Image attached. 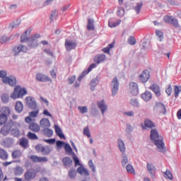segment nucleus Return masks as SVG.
<instances>
[{
  "label": "nucleus",
  "instance_id": "14",
  "mask_svg": "<svg viewBox=\"0 0 181 181\" xmlns=\"http://www.w3.org/2000/svg\"><path fill=\"white\" fill-rule=\"evenodd\" d=\"M36 80L37 81H40L45 83L46 81H50L52 83V78H49V76L42 74H36Z\"/></svg>",
  "mask_w": 181,
  "mask_h": 181
},
{
  "label": "nucleus",
  "instance_id": "25",
  "mask_svg": "<svg viewBox=\"0 0 181 181\" xmlns=\"http://www.w3.org/2000/svg\"><path fill=\"white\" fill-rule=\"evenodd\" d=\"M141 98L144 101H149V100L152 99V93L149 90H146L145 93L141 94Z\"/></svg>",
  "mask_w": 181,
  "mask_h": 181
},
{
  "label": "nucleus",
  "instance_id": "31",
  "mask_svg": "<svg viewBox=\"0 0 181 181\" xmlns=\"http://www.w3.org/2000/svg\"><path fill=\"white\" fill-rule=\"evenodd\" d=\"M62 162L64 165V166H71L73 163V160L70 157H65L63 158Z\"/></svg>",
  "mask_w": 181,
  "mask_h": 181
},
{
  "label": "nucleus",
  "instance_id": "16",
  "mask_svg": "<svg viewBox=\"0 0 181 181\" xmlns=\"http://www.w3.org/2000/svg\"><path fill=\"white\" fill-rule=\"evenodd\" d=\"M40 125L43 129H47V128H50V121L48 119L42 118L40 121Z\"/></svg>",
  "mask_w": 181,
  "mask_h": 181
},
{
  "label": "nucleus",
  "instance_id": "37",
  "mask_svg": "<svg viewBox=\"0 0 181 181\" xmlns=\"http://www.w3.org/2000/svg\"><path fill=\"white\" fill-rule=\"evenodd\" d=\"M68 175L70 179H74L76 176H77V173L76 172V170L71 169L69 170Z\"/></svg>",
  "mask_w": 181,
  "mask_h": 181
},
{
  "label": "nucleus",
  "instance_id": "43",
  "mask_svg": "<svg viewBox=\"0 0 181 181\" xmlns=\"http://www.w3.org/2000/svg\"><path fill=\"white\" fill-rule=\"evenodd\" d=\"M173 16H164V22H165V23H172V21L173 20Z\"/></svg>",
  "mask_w": 181,
  "mask_h": 181
},
{
  "label": "nucleus",
  "instance_id": "28",
  "mask_svg": "<svg viewBox=\"0 0 181 181\" xmlns=\"http://www.w3.org/2000/svg\"><path fill=\"white\" fill-rule=\"evenodd\" d=\"M8 158V152H6V151H5L4 148H0V159L2 160H6Z\"/></svg>",
  "mask_w": 181,
  "mask_h": 181
},
{
  "label": "nucleus",
  "instance_id": "59",
  "mask_svg": "<svg viewBox=\"0 0 181 181\" xmlns=\"http://www.w3.org/2000/svg\"><path fill=\"white\" fill-rule=\"evenodd\" d=\"M1 134H2V135H4L5 136H6V135H8V134H9V129H6V127H4L1 130Z\"/></svg>",
  "mask_w": 181,
  "mask_h": 181
},
{
  "label": "nucleus",
  "instance_id": "48",
  "mask_svg": "<svg viewBox=\"0 0 181 181\" xmlns=\"http://www.w3.org/2000/svg\"><path fill=\"white\" fill-rule=\"evenodd\" d=\"M170 25H173V26H174V28H179V21H177L176 18L174 17Z\"/></svg>",
  "mask_w": 181,
  "mask_h": 181
},
{
  "label": "nucleus",
  "instance_id": "58",
  "mask_svg": "<svg viewBox=\"0 0 181 181\" xmlns=\"http://www.w3.org/2000/svg\"><path fill=\"white\" fill-rule=\"evenodd\" d=\"M124 13H125V10L124 8H119L117 9V15H118V16H124Z\"/></svg>",
  "mask_w": 181,
  "mask_h": 181
},
{
  "label": "nucleus",
  "instance_id": "11",
  "mask_svg": "<svg viewBox=\"0 0 181 181\" xmlns=\"http://www.w3.org/2000/svg\"><path fill=\"white\" fill-rule=\"evenodd\" d=\"M65 47L67 52H71V50H73V49H76V47H77V44L76 43V42H74L72 40H66Z\"/></svg>",
  "mask_w": 181,
  "mask_h": 181
},
{
  "label": "nucleus",
  "instance_id": "54",
  "mask_svg": "<svg viewBox=\"0 0 181 181\" xmlns=\"http://www.w3.org/2000/svg\"><path fill=\"white\" fill-rule=\"evenodd\" d=\"M128 43L129 45L134 46V45L136 43V40H135V37H129L128 39Z\"/></svg>",
  "mask_w": 181,
  "mask_h": 181
},
{
  "label": "nucleus",
  "instance_id": "60",
  "mask_svg": "<svg viewBox=\"0 0 181 181\" xmlns=\"http://www.w3.org/2000/svg\"><path fill=\"white\" fill-rule=\"evenodd\" d=\"M89 168H90L92 172H95V166H94V163H93V160H90L88 162Z\"/></svg>",
  "mask_w": 181,
  "mask_h": 181
},
{
  "label": "nucleus",
  "instance_id": "51",
  "mask_svg": "<svg viewBox=\"0 0 181 181\" xmlns=\"http://www.w3.org/2000/svg\"><path fill=\"white\" fill-rule=\"evenodd\" d=\"M95 86H97V80L93 79L90 81V90H92V91H94Z\"/></svg>",
  "mask_w": 181,
  "mask_h": 181
},
{
  "label": "nucleus",
  "instance_id": "30",
  "mask_svg": "<svg viewBox=\"0 0 181 181\" xmlns=\"http://www.w3.org/2000/svg\"><path fill=\"white\" fill-rule=\"evenodd\" d=\"M87 29L89 31H93L95 30L94 28V20L89 18L88 20V25H87Z\"/></svg>",
  "mask_w": 181,
  "mask_h": 181
},
{
  "label": "nucleus",
  "instance_id": "12",
  "mask_svg": "<svg viewBox=\"0 0 181 181\" xmlns=\"http://www.w3.org/2000/svg\"><path fill=\"white\" fill-rule=\"evenodd\" d=\"M95 67H97V64H91L89 67L86 69V70H84L83 72H82V74L81 76H80L78 78V81H81V80H83V78L85 76H87V74H88V73H90V71H91V70H93V69H95Z\"/></svg>",
  "mask_w": 181,
  "mask_h": 181
},
{
  "label": "nucleus",
  "instance_id": "46",
  "mask_svg": "<svg viewBox=\"0 0 181 181\" xmlns=\"http://www.w3.org/2000/svg\"><path fill=\"white\" fill-rule=\"evenodd\" d=\"M156 35L159 38L160 42H162V40L163 39V33H162V31H160L159 30H157L156 31Z\"/></svg>",
  "mask_w": 181,
  "mask_h": 181
},
{
  "label": "nucleus",
  "instance_id": "7",
  "mask_svg": "<svg viewBox=\"0 0 181 181\" xmlns=\"http://www.w3.org/2000/svg\"><path fill=\"white\" fill-rule=\"evenodd\" d=\"M33 110H35L30 112L29 113V116L25 118V122H27V124H30V122H32L33 121H35L33 118H36V117L39 115V108L37 107L36 109H33Z\"/></svg>",
  "mask_w": 181,
  "mask_h": 181
},
{
  "label": "nucleus",
  "instance_id": "47",
  "mask_svg": "<svg viewBox=\"0 0 181 181\" xmlns=\"http://www.w3.org/2000/svg\"><path fill=\"white\" fill-rule=\"evenodd\" d=\"M78 109L80 111L81 114H86V112H88V110L87 109L86 106H79Z\"/></svg>",
  "mask_w": 181,
  "mask_h": 181
},
{
  "label": "nucleus",
  "instance_id": "49",
  "mask_svg": "<svg viewBox=\"0 0 181 181\" xmlns=\"http://www.w3.org/2000/svg\"><path fill=\"white\" fill-rule=\"evenodd\" d=\"M41 153H42V155H49V153H50V148L44 146L42 147Z\"/></svg>",
  "mask_w": 181,
  "mask_h": 181
},
{
  "label": "nucleus",
  "instance_id": "50",
  "mask_svg": "<svg viewBox=\"0 0 181 181\" xmlns=\"http://www.w3.org/2000/svg\"><path fill=\"white\" fill-rule=\"evenodd\" d=\"M1 45H5L6 42H9V37H6V35H3L1 37Z\"/></svg>",
  "mask_w": 181,
  "mask_h": 181
},
{
  "label": "nucleus",
  "instance_id": "21",
  "mask_svg": "<svg viewBox=\"0 0 181 181\" xmlns=\"http://www.w3.org/2000/svg\"><path fill=\"white\" fill-rule=\"evenodd\" d=\"M24 177L25 180H31V179L36 177V174L30 170H27L24 174Z\"/></svg>",
  "mask_w": 181,
  "mask_h": 181
},
{
  "label": "nucleus",
  "instance_id": "39",
  "mask_svg": "<svg viewBox=\"0 0 181 181\" xmlns=\"http://www.w3.org/2000/svg\"><path fill=\"white\" fill-rule=\"evenodd\" d=\"M118 145L119 151L122 152H125V144H124V141L122 140L118 141Z\"/></svg>",
  "mask_w": 181,
  "mask_h": 181
},
{
  "label": "nucleus",
  "instance_id": "41",
  "mask_svg": "<svg viewBox=\"0 0 181 181\" xmlns=\"http://www.w3.org/2000/svg\"><path fill=\"white\" fill-rule=\"evenodd\" d=\"M8 121V117L4 115H0V125H4L6 124Z\"/></svg>",
  "mask_w": 181,
  "mask_h": 181
},
{
  "label": "nucleus",
  "instance_id": "44",
  "mask_svg": "<svg viewBox=\"0 0 181 181\" xmlns=\"http://www.w3.org/2000/svg\"><path fill=\"white\" fill-rule=\"evenodd\" d=\"M174 87H175V89H174L175 97H179V93L181 91V86H175Z\"/></svg>",
  "mask_w": 181,
  "mask_h": 181
},
{
  "label": "nucleus",
  "instance_id": "19",
  "mask_svg": "<svg viewBox=\"0 0 181 181\" xmlns=\"http://www.w3.org/2000/svg\"><path fill=\"white\" fill-rule=\"evenodd\" d=\"M25 170L21 166L17 165L13 168V174L15 176H22Z\"/></svg>",
  "mask_w": 181,
  "mask_h": 181
},
{
  "label": "nucleus",
  "instance_id": "38",
  "mask_svg": "<svg viewBox=\"0 0 181 181\" xmlns=\"http://www.w3.org/2000/svg\"><path fill=\"white\" fill-rule=\"evenodd\" d=\"M78 172L81 175H84L85 176H89L90 173H88V170L86 168H78Z\"/></svg>",
  "mask_w": 181,
  "mask_h": 181
},
{
  "label": "nucleus",
  "instance_id": "62",
  "mask_svg": "<svg viewBox=\"0 0 181 181\" xmlns=\"http://www.w3.org/2000/svg\"><path fill=\"white\" fill-rule=\"evenodd\" d=\"M76 80V76H71L68 78L69 84H73Z\"/></svg>",
  "mask_w": 181,
  "mask_h": 181
},
{
  "label": "nucleus",
  "instance_id": "20",
  "mask_svg": "<svg viewBox=\"0 0 181 181\" xmlns=\"http://www.w3.org/2000/svg\"><path fill=\"white\" fill-rule=\"evenodd\" d=\"M29 129L33 132H39L40 131V126L35 122H31L28 127Z\"/></svg>",
  "mask_w": 181,
  "mask_h": 181
},
{
  "label": "nucleus",
  "instance_id": "27",
  "mask_svg": "<svg viewBox=\"0 0 181 181\" xmlns=\"http://www.w3.org/2000/svg\"><path fill=\"white\" fill-rule=\"evenodd\" d=\"M55 132L58 136L61 139H66V137L64 136V134H63V132H62V129L59 126H55Z\"/></svg>",
  "mask_w": 181,
  "mask_h": 181
},
{
  "label": "nucleus",
  "instance_id": "8",
  "mask_svg": "<svg viewBox=\"0 0 181 181\" xmlns=\"http://www.w3.org/2000/svg\"><path fill=\"white\" fill-rule=\"evenodd\" d=\"M28 50V47L23 45H20L13 48V52L14 54V56H18V54H19L21 52H22L23 53H27Z\"/></svg>",
  "mask_w": 181,
  "mask_h": 181
},
{
  "label": "nucleus",
  "instance_id": "18",
  "mask_svg": "<svg viewBox=\"0 0 181 181\" xmlns=\"http://www.w3.org/2000/svg\"><path fill=\"white\" fill-rule=\"evenodd\" d=\"M129 91L134 95L138 94V83L135 82H131L129 83Z\"/></svg>",
  "mask_w": 181,
  "mask_h": 181
},
{
  "label": "nucleus",
  "instance_id": "23",
  "mask_svg": "<svg viewBox=\"0 0 181 181\" xmlns=\"http://www.w3.org/2000/svg\"><path fill=\"white\" fill-rule=\"evenodd\" d=\"M147 169L148 170V173L151 175V177H155V173H156V170L153 165L147 163Z\"/></svg>",
  "mask_w": 181,
  "mask_h": 181
},
{
  "label": "nucleus",
  "instance_id": "6",
  "mask_svg": "<svg viewBox=\"0 0 181 181\" xmlns=\"http://www.w3.org/2000/svg\"><path fill=\"white\" fill-rule=\"evenodd\" d=\"M25 104L27 107L31 108V110H36V108H37V103H36L35 98H32L31 96L25 98Z\"/></svg>",
  "mask_w": 181,
  "mask_h": 181
},
{
  "label": "nucleus",
  "instance_id": "35",
  "mask_svg": "<svg viewBox=\"0 0 181 181\" xmlns=\"http://www.w3.org/2000/svg\"><path fill=\"white\" fill-rule=\"evenodd\" d=\"M164 177L165 179H169V180H173V175L169 170L164 172Z\"/></svg>",
  "mask_w": 181,
  "mask_h": 181
},
{
  "label": "nucleus",
  "instance_id": "34",
  "mask_svg": "<svg viewBox=\"0 0 181 181\" xmlns=\"http://www.w3.org/2000/svg\"><path fill=\"white\" fill-rule=\"evenodd\" d=\"M115 45V44L114 42L110 44L107 47L103 48L102 49V52H103V53H107V54H110V50H111V49L114 48V46Z\"/></svg>",
  "mask_w": 181,
  "mask_h": 181
},
{
  "label": "nucleus",
  "instance_id": "2",
  "mask_svg": "<svg viewBox=\"0 0 181 181\" xmlns=\"http://www.w3.org/2000/svg\"><path fill=\"white\" fill-rule=\"evenodd\" d=\"M151 139L154 142L159 152H165L166 148L165 147V143H163V137L159 136V133L155 129H151Z\"/></svg>",
  "mask_w": 181,
  "mask_h": 181
},
{
  "label": "nucleus",
  "instance_id": "53",
  "mask_svg": "<svg viewBox=\"0 0 181 181\" xmlns=\"http://www.w3.org/2000/svg\"><path fill=\"white\" fill-rule=\"evenodd\" d=\"M1 101H3V103H8V101H9V95L6 94H3L1 95Z\"/></svg>",
  "mask_w": 181,
  "mask_h": 181
},
{
  "label": "nucleus",
  "instance_id": "4",
  "mask_svg": "<svg viewBox=\"0 0 181 181\" xmlns=\"http://www.w3.org/2000/svg\"><path fill=\"white\" fill-rule=\"evenodd\" d=\"M28 94L26 88H22L19 86L15 87L13 93L11 95V98L16 100V98H23L24 95Z\"/></svg>",
  "mask_w": 181,
  "mask_h": 181
},
{
  "label": "nucleus",
  "instance_id": "32",
  "mask_svg": "<svg viewBox=\"0 0 181 181\" xmlns=\"http://www.w3.org/2000/svg\"><path fill=\"white\" fill-rule=\"evenodd\" d=\"M11 156L13 159H18L22 156V152L19 150H15L12 152Z\"/></svg>",
  "mask_w": 181,
  "mask_h": 181
},
{
  "label": "nucleus",
  "instance_id": "40",
  "mask_svg": "<svg viewBox=\"0 0 181 181\" xmlns=\"http://www.w3.org/2000/svg\"><path fill=\"white\" fill-rule=\"evenodd\" d=\"M127 171L128 173H132V175H135V170L131 164H128L126 167Z\"/></svg>",
  "mask_w": 181,
  "mask_h": 181
},
{
  "label": "nucleus",
  "instance_id": "22",
  "mask_svg": "<svg viewBox=\"0 0 181 181\" xmlns=\"http://www.w3.org/2000/svg\"><path fill=\"white\" fill-rule=\"evenodd\" d=\"M146 128H155V123L149 119H146L144 121V126H143V129H146Z\"/></svg>",
  "mask_w": 181,
  "mask_h": 181
},
{
  "label": "nucleus",
  "instance_id": "26",
  "mask_svg": "<svg viewBox=\"0 0 181 181\" xmlns=\"http://www.w3.org/2000/svg\"><path fill=\"white\" fill-rule=\"evenodd\" d=\"M11 114V108L9 107H2L1 110V115H4L5 117H7V118L9 117Z\"/></svg>",
  "mask_w": 181,
  "mask_h": 181
},
{
  "label": "nucleus",
  "instance_id": "1",
  "mask_svg": "<svg viewBox=\"0 0 181 181\" xmlns=\"http://www.w3.org/2000/svg\"><path fill=\"white\" fill-rule=\"evenodd\" d=\"M31 32V28H29L27 30H25V34L21 35V43H26V42H28L29 47L33 49L39 46V43L37 42V39H39L40 37V34H35L34 35V36H32L31 37H28V35H30Z\"/></svg>",
  "mask_w": 181,
  "mask_h": 181
},
{
  "label": "nucleus",
  "instance_id": "36",
  "mask_svg": "<svg viewBox=\"0 0 181 181\" xmlns=\"http://www.w3.org/2000/svg\"><path fill=\"white\" fill-rule=\"evenodd\" d=\"M27 136L29 139H31L32 141H36L39 139V137H37L35 133H32L31 132H29L28 133Z\"/></svg>",
  "mask_w": 181,
  "mask_h": 181
},
{
  "label": "nucleus",
  "instance_id": "63",
  "mask_svg": "<svg viewBox=\"0 0 181 181\" xmlns=\"http://www.w3.org/2000/svg\"><path fill=\"white\" fill-rule=\"evenodd\" d=\"M43 147L44 146H42V144H37V146H35V149L37 152H42Z\"/></svg>",
  "mask_w": 181,
  "mask_h": 181
},
{
  "label": "nucleus",
  "instance_id": "15",
  "mask_svg": "<svg viewBox=\"0 0 181 181\" xmlns=\"http://www.w3.org/2000/svg\"><path fill=\"white\" fill-rule=\"evenodd\" d=\"M97 105L99 110H100L103 115H104V114H105V111H107L108 108V107L105 104V101H104V100H102L101 101L98 102Z\"/></svg>",
  "mask_w": 181,
  "mask_h": 181
},
{
  "label": "nucleus",
  "instance_id": "29",
  "mask_svg": "<svg viewBox=\"0 0 181 181\" xmlns=\"http://www.w3.org/2000/svg\"><path fill=\"white\" fill-rule=\"evenodd\" d=\"M15 108L17 112H22L23 111V103L21 101H17Z\"/></svg>",
  "mask_w": 181,
  "mask_h": 181
},
{
  "label": "nucleus",
  "instance_id": "24",
  "mask_svg": "<svg viewBox=\"0 0 181 181\" xmlns=\"http://www.w3.org/2000/svg\"><path fill=\"white\" fill-rule=\"evenodd\" d=\"M105 54H98L94 57V62L96 64H100V63H103L104 60H105Z\"/></svg>",
  "mask_w": 181,
  "mask_h": 181
},
{
  "label": "nucleus",
  "instance_id": "13",
  "mask_svg": "<svg viewBox=\"0 0 181 181\" xmlns=\"http://www.w3.org/2000/svg\"><path fill=\"white\" fill-rule=\"evenodd\" d=\"M151 77V74H149V71L146 69L143 71L142 74L139 76V78L142 83H146L149 78Z\"/></svg>",
  "mask_w": 181,
  "mask_h": 181
},
{
  "label": "nucleus",
  "instance_id": "17",
  "mask_svg": "<svg viewBox=\"0 0 181 181\" xmlns=\"http://www.w3.org/2000/svg\"><path fill=\"white\" fill-rule=\"evenodd\" d=\"M149 88L156 94V97H160V87L159 86L153 83Z\"/></svg>",
  "mask_w": 181,
  "mask_h": 181
},
{
  "label": "nucleus",
  "instance_id": "9",
  "mask_svg": "<svg viewBox=\"0 0 181 181\" xmlns=\"http://www.w3.org/2000/svg\"><path fill=\"white\" fill-rule=\"evenodd\" d=\"M30 159L33 163H46L47 162V157H40L36 155L30 156Z\"/></svg>",
  "mask_w": 181,
  "mask_h": 181
},
{
  "label": "nucleus",
  "instance_id": "3",
  "mask_svg": "<svg viewBox=\"0 0 181 181\" xmlns=\"http://www.w3.org/2000/svg\"><path fill=\"white\" fill-rule=\"evenodd\" d=\"M6 71L1 70L0 71V77L3 80L4 84H9L11 87H15L16 86V78L15 76H6Z\"/></svg>",
  "mask_w": 181,
  "mask_h": 181
},
{
  "label": "nucleus",
  "instance_id": "55",
  "mask_svg": "<svg viewBox=\"0 0 181 181\" xmlns=\"http://www.w3.org/2000/svg\"><path fill=\"white\" fill-rule=\"evenodd\" d=\"M83 134L88 136V138H91V134L90 133V129L88 127L83 129Z\"/></svg>",
  "mask_w": 181,
  "mask_h": 181
},
{
  "label": "nucleus",
  "instance_id": "64",
  "mask_svg": "<svg viewBox=\"0 0 181 181\" xmlns=\"http://www.w3.org/2000/svg\"><path fill=\"white\" fill-rule=\"evenodd\" d=\"M165 93H167L168 95L170 96L172 94V86L170 85L168 86V88L165 89Z\"/></svg>",
  "mask_w": 181,
  "mask_h": 181
},
{
  "label": "nucleus",
  "instance_id": "57",
  "mask_svg": "<svg viewBox=\"0 0 181 181\" xmlns=\"http://www.w3.org/2000/svg\"><path fill=\"white\" fill-rule=\"evenodd\" d=\"M130 103L133 107H139V103L136 99H132Z\"/></svg>",
  "mask_w": 181,
  "mask_h": 181
},
{
  "label": "nucleus",
  "instance_id": "45",
  "mask_svg": "<svg viewBox=\"0 0 181 181\" xmlns=\"http://www.w3.org/2000/svg\"><path fill=\"white\" fill-rule=\"evenodd\" d=\"M44 132L45 133V135H47V136H48V138H50V136H52V135H53V130L47 128V129H44Z\"/></svg>",
  "mask_w": 181,
  "mask_h": 181
},
{
  "label": "nucleus",
  "instance_id": "56",
  "mask_svg": "<svg viewBox=\"0 0 181 181\" xmlns=\"http://www.w3.org/2000/svg\"><path fill=\"white\" fill-rule=\"evenodd\" d=\"M120 23L121 21H117L115 23H109L108 25L110 28H117Z\"/></svg>",
  "mask_w": 181,
  "mask_h": 181
},
{
  "label": "nucleus",
  "instance_id": "5",
  "mask_svg": "<svg viewBox=\"0 0 181 181\" xmlns=\"http://www.w3.org/2000/svg\"><path fill=\"white\" fill-rule=\"evenodd\" d=\"M156 114L165 115L166 114V106L160 103H157L153 108Z\"/></svg>",
  "mask_w": 181,
  "mask_h": 181
},
{
  "label": "nucleus",
  "instance_id": "10",
  "mask_svg": "<svg viewBox=\"0 0 181 181\" xmlns=\"http://www.w3.org/2000/svg\"><path fill=\"white\" fill-rule=\"evenodd\" d=\"M112 93L113 97H115L117 95V93H118L119 87V83H118V78L117 77H115L112 81Z\"/></svg>",
  "mask_w": 181,
  "mask_h": 181
},
{
  "label": "nucleus",
  "instance_id": "52",
  "mask_svg": "<svg viewBox=\"0 0 181 181\" xmlns=\"http://www.w3.org/2000/svg\"><path fill=\"white\" fill-rule=\"evenodd\" d=\"M64 149L66 152H68V153H71V152H73V148H71V146H70V144H66L64 145Z\"/></svg>",
  "mask_w": 181,
  "mask_h": 181
},
{
  "label": "nucleus",
  "instance_id": "61",
  "mask_svg": "<svg viewBox=\"0 0 181 181\" xmlns=\"http://www.w3.org/2000/svg\"><path fill=\"white\" fill-rule=\"evenodd\" d=\"M19 25H21V21L17 20V23H11L10 24V28H11V29H13L14 28H18V26H19Z\"/></svg>",
  "mask_w": 181,
  "mask_h": 181
},
{
  "label": "nucleus",
  "instance_id": "42",
  "mask_svg": "<svg viewBox=\"0 0 181 181\" xmlns=\"http://www.w3.org/2000/svg\"><path fill=\"white\" fill-rule=\"evenodd\" d=\"M143 5L144 4L142 2L137 3L136 6L134 8L136 13H139L141 12V9L142 8Z\"/></svg>",
  "mask_w": 181,
  "mask_h": 181
},
{
  "label": "nucleus",
  "instance_id": "33",
  "mask_svg": "<svg viewBox=\"0 0 181 181\" xmlns=\"http://www.w3.org/2000/svg\"><path fill=\"white\" fill-rule=\"evenodd\" d=\"M20 145H21V146H22L23 148L26 149V148H28V146L29 145V141L27 139L22 138L20 140Z\"/></svg>",
  "mask_w": 181,
  "mask_h": 181
}]
</instances>
